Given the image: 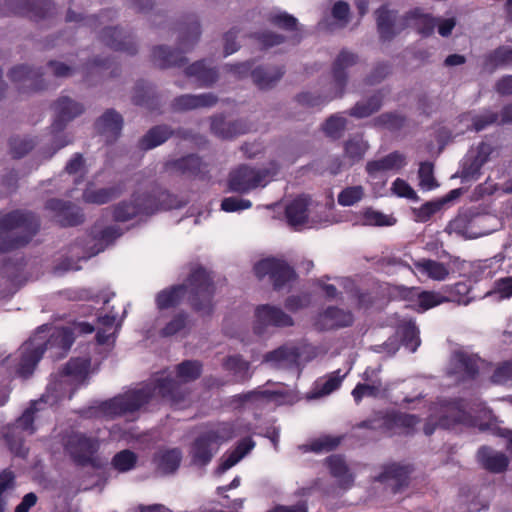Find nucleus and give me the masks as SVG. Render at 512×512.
Returning a JSON list of instances; mask_svg holds the SVG:
<instances>
[{"label":"nucleus","instance_id":"obj_1","mask_svg":"<svg viewBox=\"0 0 512 512\" xmlns=\"http://www.w3.org/2000/svg\"><path fill=\"white\" fill-rule=\"evenodd\" d=\"M203 364L199 360H184L175 366V377L160 376L151 384L131 389L100 403L98 409L106 417L114 419L139 411L150 403L155 393L171 405L183 402L190 393L187 384L200 378Z\"/></svg>","mask_w":512,"mask_h":512},{"label":"nucleus","instance_id":"obj_2","mask_svg":"<svg viewBox=\"0 0 512 512\" xmlns=\"http://www.w3.org/2000/svg\"><path fill=\"white\" fill-rule=\"evenodd\" d=\"M214 280L204 267L197 266L191 270L185 283L174 284L160 290L155 296L159 311L177 307L187 295V303L193 312L201 318H211L215 312Z\"/></svg>","mask_w":512,"mask_h":512},{"label":"nucleus","instance_id":"obj_3","mask_svg":"<svg viewBox=\"0 0 512 512\" xmlns=\"http://www.w3.org/2000/svg\"><path fill=\"white\" fill-rule=\"evenodd\" d=\"M180 205L174 194L161 188L149 192H134L129 200H122L113 206L112 218L115 222H128L138 216H152L160 211L178 208Z\"/></svg>","mask_w":512,"mask_h":512},{"label":"nucleus","instance_id":"obj_4","mask_svg":"<svg viewBox=\"0 0 512 512\" xmlns=\"http://www.w3.org/2000/svg\"><path fill=\"white\" fill-rule=\"evenodd\" d=\"M41 227L40 217L25 209L0 213V253L28 245Z\"/></svg>","mask_w":512,"mask_h":512},{"label":"nucleus","instance_id":"obj_5","mask_svg":"<svg viewBox=\"0 0 512 512\" xmlns=\"http://www.w3.org/2000/svg\"><path fill=\"white\" fill-rule=\"evenodd\" d=\"M177 31L180 49L159 45L152 50V61L161 69L183 66L187 62L184 54L196 45L201 36L200 23L195 15H188L178 24Z\"/></svg>","mask_w":512,"mask_h":512},{"label":"nucleus","instance_id":"obj_6","mask_svg":"<svg viewBox=\"0 0 512 512\" xmlns=\"http://www.w3.org/2000/svg\"><path fill=\"white\" fill-rule=\"evenodd\" d=\"M359 57L347 49H342L332 64V78L336 88L334 98H340L345 92L348 81L347 69L357 64ZM321 95H315L310 92H302L296 96V101L305 107H321L332 100Z\"/></svg>","mask_w":512,"mask_h":512},{"label":"nucleus","instance_id":"obj_7","mask_svg":"<svg viewBox=\"0 0 512 512\" xmlns=\"http://www.w3.org/2000/svg\"><path fill=\"white\" fill-rule=\"evenodd\" d=\"M65 453L79 467H98L96 454L100 448L98 438L81 432H71L62 439Z\"/></svg>","mask_w":512,"mask_h":512},{"label":"nucleus","instance_id":"obj_8","mask_svg":"<svg viewBox=\"0 0 512 512\" xmlns=\"http://www.w3.org/2000/svg\"><path fill=\"white\" fill-rule=\"evenodd\" d=\"M55 110V118L51 125V132L53 134V145L55 151L64 148L72 143V139L67 136H59L67 124L80 116L85 108L80 102L71 99L68 96L59 97L53 104Z\"/></svg>","mask_w":512,"mask_h":512},{"label":"nucleus","instance_id":"obj_9","mask_svg":"<svg viewBox=\"0 0 512 512\" xmlns=\"http://www.w3.org/2000/svg\"><path fill=\"white\" fill-rule=\"evenodd\" d=\"M254 273L259 279L268 276L274 290H281L288 283L295 280L297 274L292 266L284 259L269 257L258 261L254 265Z\"/></svg>","mask_w":512,"mask_h":512},{"label":"nucleus","instance_id":"obj_10","mask_svg":"<svg viewBox=\"0 0 512 512\" xmlns=\"http://www.w3.org/2000/svg\"><path fill=\"white\" fill-rule=\"evenodd\" d=\"M377 32L381 42H390L408 27L406 13L400 15L398 10L390 9L388 4L381 5L375 11Z\"/></svg>","mask_w":512,"mask_h":512},{"label":"nucleus","instance_id":"obj_11","mask_svg":"<svg viewBox=\"0 0 512 512\" xmlns=\"http://www.w3.org/2000/svg\"><path fill=\"white\" fill-rule=\"evenodd\" d=\"M43 74L40 67L17 64L9 69L7 76L20 92H36L45 88Z\"/></svg>","mask_w":512,"mask_h":512},{"label":"nucleus","instance_id":"obj_12","mask_svg":"<svg viewBox=\"0 0 512 512\" xmlns=\"http://www.w3.org/2000/svg\"><path fill=\"white\" fill-rule=\"evenodd\" d=\"M266 177V171L256 170L247 165H240L230 172L228 186L232 192L248 193L261 185L264 186L266 184Z\"/></svg>","mask_w":512,"mask_h":512},{"label":"nucleus","instance_id":"obj_13","mask_svg":"<svg viewBox=\"0 0 512 512\" xmlns=\"http://www.w3.org/2000/svg\"><path fill=\"white\" fill-rule=\"evenodd\" d=\"M412 469L409 465L390 463L382 467V472L374 477L373 481L379 482L392 494L400 493L409 485V477Z\"/></svg>","mask_w":512,"mask_h":512},{"label":"nucleus","instance_id":"obj_14","mask_svg":"<svg viewBox=\"0 0 512 512\" xmlns=\"http://www.w3.org/2000/svg\"><path fill=\"white\" fill-rule=\"evenodd\" d=\"M45 209L53 213L55 221L61 227H74L84 222L82 210L70 201L51 198L46 201Z\"/></svg>","mask_w":512,"mask_h":512},{"label":"nucleus","instance_id":"obj_15","mask_svg":"<svg viewBox=\"0 0 512 512\" xmlns=\"http://www.w3.org/2000/svg\"><path fill=\"white\" fill-rule=\"evenodd\" d=\"M256 322L254 332L257 335L264 333L267 326L290 327L293 326V318L281 308L269 304L260 305L255 310Z\"/></svg>","mask_w":512,"mask_h":512},{"label":"nucleus","instance_id":"obj_16","mask_svg":"<svg viewBox=\"0 0 512 512\" xmlns=\"http://www.w3.org/2000/svg\"><path fill=\"white\" fill-rule=\"evenodd\" d=\"M9 6L15 14L36 22L51 18L55 9L51 0H9Z\"/></svg>","mask_w":512,"mask_h":512},{"label":"nucleus","instance_id":"obj_17","mask_svg":"<svg viewBox=\"0 0 512 512\" xmlns=\"http://www.w3.org/2000/svg\"><path fill=\"white\" fill-rule=\"evenodd\" d=\"M353 322L354 315L351 311L337 306H328L317 316L315 327L319 331H330L350 327Z\"/></svg>","mask_w":512,"mask_h":512},{"label":"nucleus","instance_id":"obj_18","mask_svg":"<svg viewBox=\"0 0 512 512\" xmlns=\"http://www.w3.org/2000/svg\"><path fill=\"white\" fill-rule=\"evenodd\" d=\"M481 358L473 353L457 350L452 355V374L461 381L475 380L480 371Z\"/></svg>","mask_w":512,"mask_h":512},{"label":"nucleus","instance_id":"obj_19","mask_svg":"<svg viewBox=\"0 0 512 512\" xmlns=\"http://www.w3.org/2000/svg\"><path fill=\"white\" fill-rule=\"evenodd\" d=\"M165 168L189 178L205 179L208 173L207 164L197 154H188L178 159L167 161Z\"/></svg>","mask_w":512,"mask_h":512},{"label":"nucleus","instance_id":"obj_20","mask_svg":"<svg viewBox=\"0 0 512 512\" xmlns=\"http://www.w3.org/2000/svg\"><path fill=\"white\" fill-rule=\"evenodd\" d=\"M218 97L211 93H202V94H183L175 97L171 104L170 108L173 112L182 113L188 112L200 108H210L217 104Z\"/></svg>","mask_w":512,"mask_h":512},{"label":"nucleus","instance_id":"obj_21","mask_svg":"<svg viewBox=\"0 0 512 512\" xmlns=\"http://www.w3.org/2000/svg\"><path fill=\"white\" fill-rule=\"evenodd\" d=\"M123 117L115 109H107L95 122L96 131L105 138L106 144H113L123 129Z\"/></svg>","mask_w":512,"mask_h":512},{"label":"nucleus","instance_id":"obj_22","mask_svg":"<svg viewBox=\"0 0 512 512\" xmlns=\"http://www.w3.org/2000/svg\"><path fill=\"white\" fill-rule=\"evenodd\" d=\"M101 41L115 51L125 52L129 55L137 53V45L130 34H126L118 27H105L100 34Z\"/></svg>","mask_w":512,"mask_h":512},{"label":"nucleus","instance_id":"obj_23","mask_svg":"<svg viewBox=\"0 0 512 512\" xmlns=\"http://www.w3.org/2000/svg\"><path fill=\"white\" fill-rule=\"evenodd\" d=\"M216 450L217 445L209 434L206 431L201 433L191 444L189 454L192 464L199 467L207 466L211 462Z\"/></svg>","mask_w":512,"mask_h":512},{"label":"nucleus","instance_id":"obj_24","mask_svg":"<svg viewBox=\"0 0 512 512\" xmlns=\"http://www.w3.org/2000/svg\"><path fill=\"white\" fill-rule=\"evenodd\" d=\"M107 71H109L108 76L113 78L119 75L120 69L115 64L113 58L97 56L87 61L83 65L84 81H86L89 84H92L93 76H97L98 78L103 79L106 77Z\"/></svg>","mask_w":512,"mask_h":512},{"label":"nucleus","instance_id":"obj_25","mask_svg":"<svg viewBox=\"0 0 512 512\" xmlns=\"http://www.w3.org/2000/svg\"><path fill=\"white\" fill-rule=\"evenodd\" d=\"M132 101L135 105L145 107L151 112L162 113L160 97L155 86L149 82L140 80L136 83Z\"/></svg>","mask_w":512,"mask_h":512},{"label":"nucleus","instance_id":"obj_26","mask_svg":"<svg viewBox=\"0 0 512 512\" xmlns=\"http://www.w3.org/2000/svg\"><path fill=\"white\" fill-rule=\"evenodd\" d=\"M285 67L283 65H260L251 71L253 83L260 90L273 88L284 76Z\"/></svg>","mask_w":512,"mask_h":512},{"label":"nucleus","instance_id":"obj_27","mask_svg":"<svg viewBox=\"0 0 512 512\" xmlns=\"http://www.w3.org/2000/svg\"><path fill=\"white\" fill-rule=\"evenodd\" d=\"M181 461L182 451L179 448H161L152 457V463L161 475L174 474Z\"/></svg>","mask_w":512,"mask_h":512},{"label":"nucleus","instance_id":"obj_28","mask_svg":"<svg viewBox=\"0 0 512 512\" xmlns=\"http://www.w3.org/2000/svg\"><path fill=\"white\" fill-rule=\"evenodd\" d=\"M310 201L309 196L300 195L286 205L285 217L287 223L294 229L307 223Z\"/></svg>","mask_w":512,"mask_h":512},{"label":"nucleus","instance_id":"obj_29","mask_svg":"<svg viewBox=\"0 0 512 512\" xmlns=\"http://www.w3.org/2000/svg\"><path fill=\"white\" fill-rule=\"evenodd\" d=\"M93 183L89 182L82 193V199L87 204L103 205L120 197L124 192V184L119 183L111 187L93 189Z\"/></svg>","mask_w":512,"mask_h":512},{"label":"nucleus","instance_id":"obj_30","mask_svg":"<svg viewBox=\"0 0 512 512\" xmlns=\"http://www.w3.org/2000/svg\"><path fill=\"white\" fill-rule=\"evenodd\" d=\"M45 351L46 347L41 344L34 346L32 343H26L22 347L17 373L24 378L31 376Z\"/></svg>","mask_w":512,"mask_h":512},{"label":"nucleus","instance_id":"obj_31","mask_svg":"<svg viewBox=\"0 0 512 512\" xmlns=\"http://www.w3.org/2000/svg\"><path fill=\"white\" fill-rule=\"evenodd\" d=\"M300 358V351L295 346L282 345L267 352L263 361L270 363L275 368L293 367L297 365Z\"/></svg>","mask_w":512,"mask_h":512},{"label":"nucleus","instance_id":"obj_32","mask_svg":"<svg viewBox=\"0 0 512 512\" xmlns=\"http://www.w3.org/2000/svg\"><path fill=\"white\" fill-rule=\"evenodd\" d=\"M477 461L485 470L492 473H502L509 465V459L504 453L496 452L488 446H481L478 449Z\"/></svg>","mask_w":512,"mask_h":512},{"label":"nucleus","instance_id":"obj_33","mask_svg":"<svg viewBox=\"0 0 512 512\" xmlns=\"http://www.w3.org/2000/svg\"><path fill=\"white\" fill-rule=\"evenodd\" d=\"M408 27L414 28L422 37L433 34L437 25V18L425 13L422 8L416 7L406 12Z\"/></svg>","mask_w":512,"mask_h":512},{"label":"nucleus","instance_id":"obj_34","mask_svg":"<svg viewBox=\"0 0 512 512\" xmlns=\"http://www.w3.org/2000/svg\"><path fill=\"white\" fill-rule=\"evenodd\" d=\"M185 75L194 78L200 87L212 86L219 77L216 67H210L206 60H198L185 68Z\"/></svg>","mask_w":512,"mask_h":512},{"label":"nucleus","instance_id":"obj_35","mask_svg":"<svg viewBox=\"0 0 512 512\" xmlns=\"http://www.w3.org/2000/svg\"><path fill=\"white\" fill-rule=\"evenodd\" d=\"M174 135V130L166 125H156L150 128L138 141L139 149L148 151L156 148Z\"/></svg>","mask_w":512,"mask_h":512},{"label":"nucleus","instance_id":"obj_36","mask_svg":"<svg viewBox=\"0 0 512 512\" xmlns=\"http://www.w3.org/2000/svg\"><path fill=\"white\" fill-rule=\"evenodd\" d=\"M211 131L220 138L231 139L238 135L245 134L248 129L240 120L227 122L222 115H219L212 117Z\"/></svg>","mask_w":512,"mask_h":512},{"label":"nucleus","instance_id":"obj_37","mask_svg":"<svg viewBox=\"0 0 512 512\" xmlns=\"http://www.w3.org/2000/svg\"><path fill=\"white\" fill-rule=\"evenodd\" d=\"M250 430V425H243L240 422H223L215 429L207 430L206 432L218 446L222 442L229 441L236 436Z\"/></svg>","mask_w":512,"mask_h":512},{"label":"nucleus","instance_id":"obj_38","mask_svg":"<svg viewBox=\"0 0 512 512\" xmlns=\"http://www.w3.org/2000/svg\"><path fill=\"white\" fill-rule=\"evenodd\" d=\"M405 164V156L394 151L379 160L369 161L366 164V171L369 176L375 177L379 172L400 169Z\"/></svg>","mask_w":512,"mask_h":512},{"label":"nucleus","instance_id":"obj_39","mask_svg":"<svg viewBox=\"0 0 512 512\" xmlns=\"http://www.w3.org/2000/svg\"><path fill=\"white\" fill-rule=\"evenodd\" d=\"M511 46L500 45L483 57V69L489 73L495 72L500 67L511 66Z\"/></svg>","mask_w":512,"mask_h":512},{"label":"nucleus","instance_id":"obj_40","mask_svg":"<svg viewBox=\"0 0 512 512\" xmlns=\"http://www.w3.org/2000/svg\"><path fill=\"white\" fill-rule=\"evenodd\" d=\"M223 369L230 372L234 377V383H245L252 374L250 373V363L241 355H229L223 363Z\"/></svg>","mask_w":512,"mask_h":512},{"label":"nucleus","instance_id":"obj_41","mask_svg":"<svg viewBox=\"0 0 512 512\" xmlns=\"http://www.w3.org/2000/svg\"><path fill=\"white\" fill-rule=\"evenodd\" d=\"M383 99L384 94L381 90H378L366 100L357 102L348 111V114L358 119L369 117L381 109L383 105Z\"/></svg>","mask_w":512,"mask_h":512},{"label":"nucleus","instance_id":"obj_42","mask_svg":"<svg viewBox=\"0 0 512 512\" xmlns=\"http://www.w3.org/2000/svg\"><path fill=\"white\" fill-rule=\"evenodd\" d=\"M347 374H341V370L338 369L326 375L324 379L317 380L311 392V397L320 398L336 391L340 388Z\"/></svg>","mask_w":512,"mask_h":512},{"label":"nucleus","instance_id":"obj_43","mask_svg":"<svg viewBox=\"0 0 512 512\" xmlns=\"http://www.w3.org/2000/svg\"><path fill=\"white\" fill-rule=\"evenodd\" d=\"M419 421L420 419L418 416L399 411L388 413L383 419L384 426L387 429H403L406 433H410Z\"/></svg>","mask_w":512,"mask_h":512},{"label":"nucleus","instance_id":"obj_44","mask_svg":"<svg viewBox=\"0 0 512 512\" xmlns=\"http://www.w3.org/2000/svg\"><path fill=\"white\" fill-rule=\"evenodd\" d=\"M4 440L9 451L16 457L25 459L29 454V448L25 445V433L17 428L6 427Z\"/></svg>","mask_w":512,"mask_h":512},{"label":"nucleus","instance_id":"obj_45","mask_svg":"<svg viewBox=\"0 0 512 512\" xmlns=\"http://www.w3.org/2000/svg\"><path fill=\"white\" fill-rule=\"evenodd\" d=\"M416 269L435 281H443L449 275L446 264L432 259H421L414 263Z\"/></svg>","mask_w":512,"mask_h":512},{"label":"nucleus","instance_id":"obj_46","mask_svg":"<svg viewBox=\"0 0 512 512\" xmlns=\"http://www.w3.org/2000/svg\"><path fill=\"white\" fill-rule=\"evenodd\" d=\"M330 474L337 478L342 485L351 486L354 478L349 473L348 466L344 459L339 455H331L326 459Z\"/></svg>","mask_w":512,"mask_h":512},{"label":"nucleus","instance_id":"obj_47","mask_svg":"<svg viewBox=\"0 0 512 512\" xmlns=\"http://www.w3.org/2000/svg\"><path fill=\"white\" fill-rule=\"evenodd\" d=\"M344 435H322L316 439H313L308 445H306L305 451L313 453L331 452L336 450L344 440Z\"/></svg>","mask_w":512,"mask_h":512},{"label":"nucleus","instance_id":"obj_48","mask_svg":"<svg viewBox=\"0 0 512 512\" xmlns=\"http://www.w3.org/2000/svg\"><path fill=\"white\" fill-rule=\"evenodd\" d=\"M401 344L410 352H415L421 341L419 337V329L412 321L403 323L398 328Z\"/></svg>","mask_w":512,"mask_h":512},{"label":"nucleus","instance_id":"obj_49","mask_svg":"<svg viewBox=\"0 0 512 512\" xmlns=\"http://www.w3.org/2000/svg\"><path fill=\"white\" fill-rule=\"evenodd\" d=\"M74 342L73 334L68 329H61L51 334L49 339L42 345L46 350L53 347H58L61 350V355L64 356L70 350Z\"/></svg>","mask_w":512,"mask_h":512},{"label":"nucleus","instance_id":"obj_50","mask_svg":"<svg viewBox=\"0 0 512 512\" xmlns=\"http://www.w3.org/2000/svg\"><path fill=\"white\" fill-rule=\"evenodd\" d=\"M8 145L12 158L21 159L33 150L36 141L32 137L16 135L9 138Z\"/></svg>","mask_w":512,"mask_h":512},{"label":"nucleus","instance_id":"obj_51","mask_svg":"<svg viewBox=\"0 0 512 512\" xmlns=\"http://www.w3.org/2000/svg\"><path fill=\"white\" fill-rule=\"evenodd\" d=\"M411 296H416L418 305L422 310L431 309L437 305L449 301L445 296L434 291H419V288H412L408 292Z\"/></svg>","mask_w":512,"mask_h":512},{"label":"nucleus","instance_id":"obj_52","mask_svg":"<svg viewBox=\"0 0 512 512\" xmlns=\"http://www.w3.org/2000/svg\"><path fill=\"white\" fill-rule=\"evenodd\" d=\"M138 461V456L135 452L129 449H124L117 452L111 460V466L119 473H125L133 470Z\"/></svg>","mask_w":512,"mask_h":512},{"label":"nucleus","instance_id":"obj_53","mask_svg":"<svg viewBox=\"0 0 512 512\" xmlns=\"http://www.w3.org/2000/svg\"><path fill=\"white\" fill-rule=\"evenodd\" d=\"M267 21L271 25L287 32L298 31L299 23L297 18L285 11L270 12L267 15Z\"/></svg>","mask_w":512,"mask_h":512},{"label":"nucleus","instance_id":"obj_54","mask_svg":"<svg viewBox=\"0 0 512 512\" xmlns=\"http://www.w3.org/2000/svg\"><path fill=\"white\" fill-rule=\"evenodd\" d=\"M91 361L89 358H71L63 367L62 374L83 379L87 376Z\"/></svg>","mask_w":512,"mask_h":512},{"label":"nucleus","instance_id":"obj_55","mask_svg":"<svg viewBox=\"0 0 512 512\" xmlns=\"http://www.w3.org/2000/svg\"><path fill=\"white\" fill-rule=\"evenodd\" d=\"M406 117L397 112H385L374 118V126L398 131L405 125Z\"/></svg>","mask_w":512,"mask_h":512},{"label":"nucleus","instance_id":"obj_56","mask_svg":"<svg viewBox=\"0 0 512 512\" xmlns=\"http://www.w3.org/2000/svg\"><path fill=\"white\" fill-rule=\"evenodd\" d=\"M122 234V229L116 225L107 226L99 232L93 233V238L97 242L96 245H99L95 253L103 251L105 247L114 243Z\"/></svg>","mask_w":512,"mask_h":512},{"label":"nucleus","instance_id":"obj_57","mask_svg":"<svg viewBox=\"0 0 512 512\" xmlns=\"http://www.w3.org/2000/svg\"><path fill=\"white\" fill-rule=\"evenodd\" d=\"M37 410L38 409L36 408L35 402L30 407H28L12 425H9L8 427L17 428L18 431H21L22 433H26L28 435L34 434L36 431V427L34 425V415Z\"/></svg>","mask_w":512,"mask_h":512},{"label":"nucleus","instance_id":"obj_58","mask_svg":"<svg viewBox=\"0 0 512 512\" xmlns=\"http://www.w3.org/2000/svg\"><path fill=\"white\" fill-rule=\"evenodd\" d=\"M189 321V315L185 311L175 314L172 319L160 330L162 337H171L186 328Z\"/></svg>","mask_w":512,"mask_h":512},{"label":"nucleus","instance_id":"obj_59","mask_svg":"<svg viewBox=\"0 0 512 512\" xmlns=\"http://www.w3.org/2000/svg\"><path fill=\"white\" fill-rule=\"evenodd\" d=\"M490 381L496 385H512V360L498 363L490 376Z\"/></svg>","mask_w":512,"mask_h":512},{"label":"nucleus","instance_id":"obj_60","mask_svg":"<svg viewBox=\"0 0 512 512\" xmlns=\"http://www.w3.org/2000/svg\"><path fill=\"white\" fill-rule=\"evenodd\" d=\"M382 386L381 381H373V384L358 383L352 390L354 401L359 404L364 397H377Z\"/></svg>","mask_w":512,"mask_h":512},{"label":"nucleus","instance_id":"obj_61","mask_svg":"<svg viewBox=\"0 0 512 512\" xmlns=\"http://www.w3.org/2000/svg\"><path fill=\"white\" fill-rule=\"evenodd\" d=\"M364 196L362 186H350L343 189L337 197L338 204L341 206H352L359 202Z\"/></svg>","mask_w":512,"mask_h":512},{"label":"nucleus","instance_id":"obj_62","mask_svg":"<svg viewBox=\"0 0 512 512\" xmlns=\"http://www.w3.org/2000/svg\"><path fill=\"white\" fill-rule=\"evenodd\" d=\"M346 127V119L338 115H331L324 122L322 129L324 133L334 139L341 136V133Z\"/></svg>","mask_w":512,"mask_h":512},{"label":"nucleus","instance_id":"obj_63","mask_svg":"<svg viewBox=\"0 0 512 512\" xmlns=\"http://www.w3.org/2000/svg\"><path fill=\"white\" fill-rule=\"evenodd\" d=\"M252 37L264 48H272L285 42L286 37L273 31L257 32Z\"/></svg>","mask_w":512,"mask_h":512},{"label":"nucleus","instance_id":"obj_64","mask_svg":"<svg viewBox=\"0 0 512 512\" xmlns=\"http://www.w3.org/2000/svg\"><path fill=\"white\" fill-rule=\"evenodd\" d=\"M443 205V201H428L419 208H414L413 213L417 221L427 222L435 215Z\"/></svg>","mask_w":512,"mask_h":512}]
</instances>
